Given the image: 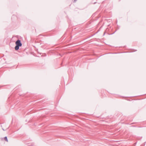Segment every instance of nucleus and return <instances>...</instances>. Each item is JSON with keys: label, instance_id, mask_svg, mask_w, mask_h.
Wrapping results in <instances>:
<instances>
[{"label": "nucleus", "instance_id": "obj_1", "mask_svg": "<svg viewBox=\"0 0 146 146\" xmlns=\"http://www.w3.org/2000/svg\"><path fill=\"white\" fill-rule=\"evenodd\" d=\"M16 46L15 48L16 50L19 49V47L22 46V44L21 43V40L19 39L17 40L15 42Z\"/></svg>", "mask_w": 146, "mask_h": 146}, {"label": "nucleus", "instance_id": "obj_2", "mask_svg": "<svg viewBox=\"0 0 146 146\" xmlns=\"http://www.w3.org/2000/svg\"><path fill=\"white\" fill-rule=\"evenodd\" d=\"M4 139L5 141H8L7 138V137H4Z\"/></svg>", "mask_w": 146, "mask_h": 146}, {"label": "nucleus", "instance_id": "obj_3", "mask_svg": "<svg viewBox=\"0 0 146 146\" xmlns=\"http://www.w3.org/2000/svg\"><path fill=\"white\" fill-rule=\"evenodd\" d=\"M76 0H74V2H76Z\"/></svg>", "mask_w": 146, "mask_h": 146}, {"label": "nucleus", "instance_id": "obj_4", "mask_svg": "<svg viewBox=\"0 0 146 146\" xmlns=\"http://www.w3.org/2000/svg\"><path fill=\"white\" fill-rule=\"evenodd\" d=\"M76 0H74V2H76Z\"/></svg>", "mask_w": 146, "mask_h": 146}, {"label": "nucleus", "instance_id": "obj_5", "mask_svg": "<svg viewBox=\"0 0 146 146\" xmlns=\"http://www.w3.org/2000/svg\"><path fill=\"white\" fill-rule=\"evenodd\" d=\"M3 129V130H4Z\"/></svg>", "mask_w": 146, "mask_h": 146}]
</instances>
